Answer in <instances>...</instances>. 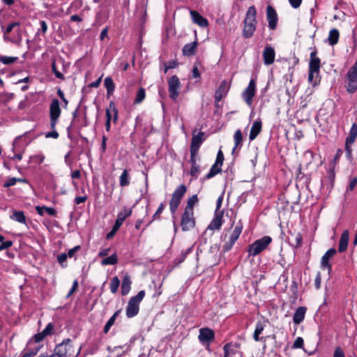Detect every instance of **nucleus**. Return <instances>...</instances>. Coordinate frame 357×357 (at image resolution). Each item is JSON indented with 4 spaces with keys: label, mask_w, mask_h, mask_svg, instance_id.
<instances>
[{
    "label": "nucleus",
    "mask_w": 357,
    "mask_h": 357,
    "mask_svg": "<svg viewBox=\"0 0 357 357\" xmlns=\"http://www.w3.org/2000/svg\"><path fill=\"white\" fill-rule=\"evenodd\" d=\"M321 60L317 56V51L310 53V61L309 63L308 82L315 86L320 82L319 70Z\"/></svg>",
    "instance_id": "1"
},
{
    "label": "nucleus",
    "mask_w": 357,
    "mask_h": 357,
    "mask_svg": "<svg viewBox=\"0 0 357 357\" xmlns=\"http://www.w3.org/2000/svg\"><path fill=\"white\" fill-rule=\"evenodd\" d=\"M256 15L255 7L254 6H250L246 13L243 26V36L246 38L252 37L256 29Z\"/></svg>",
    "instance_id": "2"
},
{
    "label": "nucleus",
    "mask_w": 357,
    "mask_h": 357,
    "mask_svg": "<svg viewBox=\"0 0 357 357\" xmlns=\"http://www.w3.org/2000/svg\"><path fill=\"white\" fill-rule=\"evenodd\" d=\"M20 24L18 22L10 23L7 27L3 30V38L5 40H9L10 42L20 44L22 40Z\"/></svg>",
    "instance_id": "3"
},
{
    "label": "nucleus",
    "mask_w": 357,
    "mask_h": 357,
    "mask_svg": "<svg viewBox=\"0 0 357 357\" xmlns=\"http://www.w3.org/2000/svg\"><path fill=\"white\" fill-rule=\"evenodd\" d=\"M72 340L69 338L64 340L61 344L56 345L54 354L51 357H77L72 345Z\"/></svg>",
    "instance_id": "4"
},
{
    "label": "nucleus",
    "mask_w": 357,
    "mask_h": 357,
    "mask_svg": "<svg viewBox=\"0 0 357 357\" xmlns=\"http://www.w3.org/2000/svg\"><path fill=\"white\" fill-rule=\"evenodd\" d=\"M271 242L272 238L269 236H265L258 240H256L253 243L248 246V252L249 253V256H257L265 250Z\"/></svg>",
    "instance_id": "5"
},
{
    "label": "nucleus",
    "mask_w": 357,
    "mask_h": 357,
    "mask_svg": "<svg viewBox=\"0 0 357 357\" xmlns=\"http://www.w3.org/2000/svg\"><path fill=\"white\" fill-rule=\"evenodd\" d=\"M144 296L145 291L144 290H141L136 296L130 298L126 307V316L128 318H132L138 314L139 303L144 298Z\"/></svg>",
    "instance_id": "6"
},
{
    "label": "nucleus",
    "mask_w": 357,
    "mask_h": 357,
    "mask_svg": "<svg viewBox=\"0 0 357 357\" xmlns=\"http://www.w3.org/2000/svg\"><path fill=\"white\" fill-rule=\"evenodd\" d=\"M346 88L349 93H353L357 90V60L348 70L346 75Z\"/></svg>",
    "instance_id": "7"
},
{
    "label": "nucleus",
    "mask_w": 357,
    "mask_h": 357,
    "mask_svg": "<svg viewBox=\"0 0 357 357\" xmlns=\"http://www.w3.org/2000/svg\"><path fill=\"white\" fill-rule=\"evenodd\" d=\"M256 93V79H250L248 86L242 93V98L244 102L249 106L252 105L253 98Z\"/></svg>",
    "instance_id": "8"
},
{
    "label": "nucleus",
    "mask_w": 357,
    "mask_h": 357,
    "mask_svg": "<svg viewBox=\"0 0 357 357\" xmlns=\"http://www.w3.org/2000/svg\"><path fill=\"white\" fill-rule=\"evenodd\" d=\"M181 228L184 231H189L195 227V219L194 213L185 211L181 220Z\"/></svg>",
    "instance_id": "9"
},
{
    "label": "nucleus",
    "mask_w": 357,
    "mask_h": 357,
    "mask_svg": "<svg viewBox=\"0 0 357 357\" xmlns=\"http://www.w3.org/2000/svg\"><path fill=\"white\" fill-rule=\"evenodd\" d=\"M180 81L177 76L173 75L168 81V90L169 97L176 99L179 94Z\"/></svg>",
    "instance_id": "10"
},
{
    "label": "nucleus",
    "mask_w": 357,
    "mask_h": 357,
    "mask_svg": "<svg viewBox=\"0 0 357 357\" xmlns=\"http://www.w3.org/2000/svg\"><path fill=\"white\" fill-rule=\"evenodd\" d=\"M200 160L199 152L190 151V159L189 162L191 164L190 175L194 178H197L199 174V165L197 164V160Z\"/></svg>",
    "instance_id": "11"
},
{
    "label": "nucleus",
    "mask_w": 357,
    "mask_h": 357,
    "mask_svg": "<svg viewBox=\"0 0 357 357\" xmlns=\"http://www.w3.org/2000/svg\"><path fill=\"white\" fill-rule=\"evenodd\" d=\"M29 132H24L23 135L15 137L13 142V151L16 153H23L25 151V147L30 143L31 139L26 141L24 144H21V140L25 138Z\"/></svg>",
    "instance_id": "12"
},
{
    "label": "nucleus",
    "mask_w": 357,
    "mask_h": 357,
    "mask_svg": "<svg viewBox=\"0 0 357 357\" xmlns=\"http://www.w3.org/2000/svg\"><path fill=\"white\" fill-rule=\"evenodd\" d=\"M230 89V85L227 83L226 80L222 81L220 86L215 91V100L216 106L218 107V103L221 100V99L226 96L229 90Z\"/></svg>",
    "instance_id": "13"
},
{
    "label": "nucleus",
    "mask_w": 357,
    "mask_h": 357,
    "mask_svg": "<svg viewBox=\"0 0 357 357\" xmlns=\"http://www.w3.org/2000/svg\"><path fill=\"white\" fill-rule=\"evenodd\" d=\"M337 252L335 248L329 249L321 257V268L322 269H327L330 273L332 270V266L329 262L330 259L333 257Z\"/></svg>",
    "instance_id": "14"
},
{
    "label": "nucleus",
    "mask_w": 357,
    "mask_h": 357,
    "mask_svg": "<svg viewBox=\"0 0 357 357\" xmlns=\"http://www.w3.org/2000/svg\"><path fill=\"white\" fill-rule=\"evenodd\" d=\"M199 340L204 344L212 342L215 338V334L212 329L208 328H202L199 329Z\"/></svg>",
    "instance_id": "15"
},
{
    "label": "nucleus",
    "mask_w": 357,
    "mask_h": 357,
    "mask_svg": "<svg viewBox=\"0 0 357 357\" xmlns=\"http://www.w3.org/2000/svg\"><path fill=\"white\" fill-rule=\"evenodd\" d=\"M266 15L269 28L272 30L275 29L278 22V15L271 6L267 7Z\"/></svg>",
    "instance_id": "16"
},
{
    "label": "nucleus",
    "mask_w": 357,
    "mask_h": 357,
    "mask_svg": "<svg viewBox=\"0 0 357 357\" xmlns=\"http://www.w3.org/2000/svg\"><path fill=\"white\" fill-rule=\"evenodd\" d=\"M268 324V321L264 320V321H259L256 324L255 329L253 333V339L256 342L259 341H266V339L263 337H259V335L262 333L263 331L264 330L265 327Z\"/></svg>",
    "instance_id": "17"
},
{
    "label": "nucleus",
    "mask_w": 357,
    "mask_h": 357,
    "mask_svg": "<svg viewBox=\"0 0 357 357\" xmlns=\"http://www.w3.org/2000/svg\"><path fill=\"white\" fill-rule=\"evenodd\" d=\"M222 218H223V211H215V216L210 225L208 227V229L211 230H219L222 225Z\"/></svg>",
    "instance_id": "18"
},
{
    "label": "nucleus",
    "mask_w": 357,
    "mask_h": 357,
    "mask_svg": "<svg viewBox=\"0 0 357 357\" xmlns=\"http://www.w3.org/2000/svg\"><path fill=\"white\" fill-rule=\"evenodd\" d=\"M275 52L274 49L271 46L265 47L263 52V59L265 65H271L275 61Z\"/></svg>",
    "instance_id": "19"
},
{
    "label": "nucleus",
    "mask_w": 357,
    "mask_h": 357,
    "mask_svg": "<svg viewBox=\"0 0 357 357\" xmlns=\"http://www.w3.org/2000/svg\"><path fill=\"white\" fill-rule=\"evenodd\" d=\"M262 128V122L260 118L257 119L252 123L251 130L249 134V139L254 140L257 135L261 132Z\"/></svg>",
    "instance_id": "20"
},
{
    "label": "nucleus",
    "mask_w": 357,
    "mask_h": 357,
    "mask_svg": "<svg viewBox=\"0 0 357 357\" xmlns=\"http://www.w3.org/2000/svg\"><path fill=\"white\" fill-rule=\"evenodd\" d=\"M131 214H132V209L125 207L122 211H121L118 213L117 218H116L115 223L113 226L119 229L120 228V227L122 225L124 220L126 219V218L129 217Z\"/></svg>",
    "instance_id": "21"
},
{
    "label": "nucleus",
    "mask_w": 357,
    "mask_h": 357,
    "mask_svg": "<svg viewBox=\"0 0 357 357\" xmlns=\"http://www.w3.org/2000/svg\"><path fill=\"white\" fill-rule=\"evenodd\" d=\"M204 135L203 132H199L197 135H193L190 151H193L194 153L195 151L199 152V147L204 140L203 138Z\"/></svg>",
    "instance_id": "22"
},
{
    "label": "nucleus",
    "mask_w": 357,
    "mask_h": 357,
    "mask_svg": "<svg viewBox=\"0 0 357 357\" xmlns=\"http://www.w3.org/2000/svg\"><path fill=\"white\" fill-rule=\"evenodd\" d=\"M349 239V233L348 230H344L339 241L338 252L342 253L347 250Z\"/></svg>",
    "instance_id": "23"
},
{
    "label": "nucleus",
    "mask_w": 357,
    "mask_h": 357,
    "mask_svg": "<svg viewBox=\"0 0 357 357\" xmlns=\"http://www.w3.org/2000/svg\"><path fill=\"white\" fill-rule=\"evenodd\" d=\"M190 15L193 22L201 27H206L208 25V20L203 17L197 11L191 10Z\"/></svg>",
    "instance_id": "24"
},
{
    "label": "nucleus",
    "mask_w": 357,
    "mask_h": 357,
    "mask_svg": "<svg viewBox=\"0 0 357 357\" xmlns=\"http://www.w3.org/2000/svg\"><path fill=\"white\" fill-rule=\"evenodd\" d=\"M306 310V307L303 306L296 309L293 317V321L295 324H299L304 320Z\"/></svg>",
    "instance_id": "25"
},
{
    "label": "nucleus",
    "mask_w": 357,
    "mask_h": 357,
    "mask_svg": "<svg viewBox=\"0 0 357 357\" xmlns=\"http://www.w3.org/2000/svg\"><path fill=\"white\" fill-rule=\"evenodd\" d=\"M10 219L20 224L26 225V218L22 211H14L10 215Z\"/></svg>",
    "instance_id": "26"
},
{
    "label": "nucleus",
    "mask_w": 357,
    "mask_h": 357,
    "mask_svg": "<svg viewBox=\"0 0 357 357\" xmlns=\"http://www.w3.org/2000/svg\"><path fill=\"white\" fill-rule=\"evenodd\" d=\"M197 47V42L194 41L184 45L183 48V54L185 56H190L195 54Z\"/></svg>",
    "instance_id": "27"
},
{
    "label": "nucleus",
    "mask_w": 357,
    "mask_h": 357,
    "mask_svg": "<svg viewBox=\"0 0 357 357\" xmlns=\"http://www.w3.org/2000/svg\"><path fill=\"white\" fill-rule=\"evenodd\" d=\"M130 285H131V280H130V275L128 274H126L123 276V278L122 280V284H121L122 295L125 296L129 293L130 288H131Z\"/></svg>",
    "instance_id": "28"
},
{
    "label": "nucleus",
    "mask_w": 357,
    "mask_h": 357,
    "mask_svg": "<svg viewBox=\"0 0 357 357\" xmlns=\"http://www.w3.org/2000/svg\"><path fill=\"white\" fill-rule=\"evenodd\" d=\"M335 178V174L333 169H330L327 172V176L324 180V185L327 186L328 188L331 189L333 188L334 181Z\"/></svg>",
    "instance_id": "29"
},
{
    "label": "nucleus",
    "mask_w": 357,
    "mask_h": 357,
    "mask_svg": "<svg viewBox=\"0 0 357 357\" xmlns=\"http://www.w3.org/2000/svg\"><path fill=\"white\" fill-rule=\"evenodd\" d=\"M339 31L337 29H333L330 31L328 41L331 45H334L338 42Z\"/></svg>",
    "instance_id": "30"
},
{
    "label": "nucleus",
    "mask_w": 357,
    "mask_h": 357,
    "mask_svg": "<svg viewBox=\"0 0 357 357\" xmlns=\"http://www.w3.org/2000/svg\"><path fill=\"white\" fill-rule=\"evenodd\" d=\"M357 137V123H353L349 136L346 138L348 144H354Z\"/></svg>",
    "instance_id": "31"
},
{
    "label": "nucleus",
    "mask_w": 357,
    "mask_h": 357,
    "mask_svg": "<svg viewBox=\"0 0 357 357\" xmlns=\"http://www.w3.org/2000/svg\"><path fill=\"white\" fill-rule=\"evenodd\" d=\"M222 166H220L219 165H217L216 163H214L211 168L210 169L209 172L205 176V179H209L212 177L215 176L218 173L221 172Z\"/></svg>",
    "instance_id": "32"
},
{
    "label": "nucleus",
    "mask_w": 357,
    "mask_h": 357,
    "mask_svg": "<svg viewBox=\"0 0 357 357\" xmlns=\"http://www.w3.org/2000/svg\"><path fill=\"white\" fill-rule=\"evenodd\" d=\"M119 184L121 187H125L130 184V177L127 169H124L120 176Z\"/></svg>",
    "instance_id": "33"
},
{
    "label": "nucleus",
    "mask_w": 357,
    "mask_h": 357,
    "mask_svg": "<svg viewBox=\"0 0 357 357\" xmlns=\"http://www.w3.org/2000/svg\"><path fill=\"white\" fill-rule=\"evenodd\" d=\"M104 85L107 89L108 94H112L115 89L113 79L110 77H107L104 80Z\"/></svg>",
    "instance_id": "34"
},
{
    "label": "nucleus",
    "mask_w": 357,
    "mask_h": 357,
    "mask_svg": "<svg viewBox=\"0 0 357 357\" xmlns=\"http://www.w3.org/2000/svg\"><path fill=\"white\" fill-rule=\"evenodd\" d=\"M186 192V187L181 184L173 192L172 196L180 199L181 201L183 197Z\"/></svg>",
    "instance_id": "35"
},
{
    "label": "nucleus",
    "mask_w": 357,
    "mask_h": 357,
    "mask_svg": "<svg viewBox=\"0 0 357 357\" xmlns=\"http://www.w3.org/2000/svg\"><path fill=\"white\" fill-rule=\"evenodd\" d=\"M118 262V257L116 254H113L111 256L103 259L101 261V264L102 266L107 265H114Z\"/></svg>",
    "instance_id": "36"
},
{
    "label": "nucleus",
    "mask_w": 357,
    "mask_h": 357,
    "mask_svg": "<svg viewBox=\"0 0 357 357\" xmlns=\"http://www.w3.org/2000/svg\"><path fill=\"white\" fill-rule=\"evenodd\" d=\"M198 202V198L197 195H192L190 197L187 202V206L185 211L194 213L193 206Z\"/></svg>",
    "instance_id": "37"
},
{
    "label": "nucleus",
    "mask_w": 357,
    "mask_h": 357,
    "mask_svg": "<svg viewBox=\"0 0 357 357\" xmlns=\"http://www.w3.org/2000/svg\"><path fill=\"white\" fill-rule=\"evenodd\" d=\"M117 114L118 113H106L105 129L107 131L110 130V123L112 119H113L114 122L116 121L118 118Z\"/></svg>",
    "instance_id": "38"
},
{
    "label": "nucleus",
    "mask_w": 357,
    "mask_h": 357,
    "mask_svg": "<svg viewBox=\"0 0 357 357\" xmlns=\"http://www.w3.org/2000/svg\"><path fill=\"white\" fill-rule=\"evenodd\" d=\"M119 313H120V311H116L107 321V322L106 323V324L104 327V329H103L105 333H108L110 328L114 325L116 318L119 315Z\"/></svg>",
    "instance_id": "39"
},
{
    "label": "nucleus",
    "mask_w": 357,
    "mask_h": 357,
    "mask_svg": "<svg viewBox=\"0 0 357 357\" xmlns=\"http://www.w3.org/2000/svg\"><path fill=\"white\" fill-rule=\"evenodd\" d=\"M40 347L36 346L34 348H28L25 350L22 357H33L39 351Z\"/></svg>",
    "instance_id": "40"
},
{
    "label": "nucleus",
    "mask_w": 357,
    "mask_h": 357,
    "mask_svg": "<svg viewBox=\"0 0 357 357\" xmlns=\"http://www.w3.org/2000/svg\"><path fill=\"white\" fill-rule=\"evenodd\" d=\"M180 203V199L174 197V196L172 197L169 202V209L172 213H174L176 212Z\"/></svg>",
    "instance_id": "41"
},
{
    "label": "nucleus",
    "mask_w": 357,
    "mask_h": 357,
    "mask_svg": "<svg viewBox=\"0 0 357 357\" xmlns=\"http://www.w3.org/2000/svg\"><path fill=\"white\" fill-rule=\"evenodd\" d=\"M243 230V225L241 222H238L234 229L232 231L231 234H230V236L232 237V238H235L236 241L239 238L240 234H241Z\"/></svg>",
    "instance_id": "42"
},
{
    "label": "nucleus",
    "mask_w": 357,
    "mask_h": 357,
    "mask_svg": "<svg viewBox=\"0 0 357 357\" xmlns=\"http://www.w3.org/2000/svg\"><path fill=\"white\" fill-rule=\"evenodd\" d=\"M119 284H120V280L118 278V277L115 276V277L112 278L111 280V282H110L111 292L113 294L116 293V291L119 289Z\"/></svg>",
    "instance_id": "43"
},
{
    "label": "nucleus",
    "mask_w": 357,
    "mask_h": 357,
    "mask_svg": "<svg viewBox=\"0 0 357 357\" xmlns=\"http://www.w3.org/2000/svg\"><path fill=\"white\" fill-rule=\"evenodd\" d=\"M18 57L17 56H0V62L5 65H10L15 61H17Z\"/></svg>",
    "instance_id": "44"
},
{
    "label": "nucleus",
    "mask_w": 357,
    "mask_h": 357,
    "mask_svg": "<svg viewBox=\"0 0 357 357\" xmlns=\"http://www.w3.org/2000/svg\"><path fill=\"white\" fill-rule=\"evenodd\" d=\"M234 139L235 142V147L232 150V153H234L236 149V147L241 144L242 142V133L240 130H238L235 132L234 135Z\"/></svg>",
    "instance_id": "45"
},
{
    "label": "nucleus",
    "mask_w": 357,
    "mask_h": 357,
    "mask_svg": "<svg viewBox=\"0 0 357 357\" xmlns=\"http://www.w3.org/2000/svg\"><path fill=\"white\" fill-rule=\"evenodd\" d=\"M146 93L144 89L140 88L136 95L134 102L136 104H139L142 102V100L145 98Z\"/></svg>",
    "instance_id": "46"
},
{
    "label": "nucleus",
    "mask_w": 357,
    "mask_h": 357,
    "mask_svg": "<svg viewBox=\"0 0 357 357\" xmlns=\"http://www.w3.org/2000/svg\"><path fill=\"white\" fill-rule=\"evenodd\" d=\"M236 241V240L235 238H232V237H231L229 236L228 241H226L225 243L222 246L223 250L225 252L229 251L231 249L232 246L234 245V244L235 243Z\"/></svg>",
    "instance_id": "47"
},
{
    "label": "nucleus",
    "mask_w": 357,
    "mask_h": 357,
    "mask_svg": "<svg viewBox=\"0 0 357 357\" xmlns=\"http://www.w3.org/2000/svg\"><path fill=\"white\" fill-rule=\"evenodd\" d=\"M303 241V236L300 233H297L294 237L293 242L291 243V245L295 248H298L301 246Z\"/></svg>",
    "instance_id": "48"
},
{
    "label": "nucleus",
    "mask_w": 357,
    "mask_h": 357,
    "mask_svg": "<svg viewBox=\"0 0 357 357\" xmlns=\"http://www.w3.org/2000/svg\"><path fill=\"white\" fill-rule=\"evenodd\" d=\"M61 113H50V128L54 130Z\"/></svg>",
    "instance_id": "49"
},
{
    "label": "nucleus",
    "mask_w": 357,
    "mask_h": 357,
    "mask_svg": "<svg viewBox=\"0 0 357 357\" xmlns=\"http://www.w3.org/2000/svg\"><path fill=\"white\" fill-rule=\"evenodd\" d=\"M200 66V62L197 61L195 63L192 70V77L193 78H199L200 73L199 70V66Z\"/></svg>",
    "instance_id": "50"
},
{
    "label": "nucleus",
    "mask_w": 357,
    "mask_h": 357,
    "mask_svg": "<svg viewBox=\"0 0 357 357\" xmlns=\"http://www.w3.org/2000/svg\"><path fill=\"white\" fill-rule=\"evenodd\" d=\"M50 112H61L60 102L57 99H54L50 105Z\"/></svg>",
    "instance_id": "51"
},
{
    "label": "nucleus",
    "mask_w": 357,
    "mask_h": 357,
    "mask_svg": "<svg viewBox=\"0 0 357 357\" xmlns=\"http://www.w3.org/2000/svg\"><path fill=\"white\" fill-rule=\"evenodd\" d=\"M52 72L54 73V75L57 78L62 79L64 78L63 75L61 73H60L59 70H57L55 61H53L52 63Z\"/></svg>",
    "instance_id": "52"
},
{
    "label": "nucleus",
    "mask_w": 357,
    "mask_h": 357,
    "mask_svg": "<svg viewBox=\"0 0 357 357\" xmlns=\"http://www.w3.org/2000/svg\"><path fill=\"white\" fill-rule=\"evenodd\" d=\"M224 161V155L221 150H219L216 156L215 162L217 165H219L220 166H222Z\"/></svg>",
    "instance_id": "53"
},
{
    "label": "nucleus",
    "mask_w": 357,
    "mask_h": 357,
    "mask_svg": "<svg viewBox=\"0 0 357 357\" xmlns=\"http://www.w3.org/2000/svg\"><path fill=\"white\" fill-rule=\"evenodd\" d=\"M45 159V156L43 154H38L31 157V160L38 164H41Z\"/></svg>",
    "instance_id": "54"
},
{
    "label": "nucleus",
    "mask_w": 357,
    "mask_h": 357,
    "mask_svg": "<svg viewBox=\"0 0 357 357\" xmlns=\"http://www.w3.org/2000/svg\"><path fill=\"white\" fill-rule=\"evenodd\" d=\"M54 326L52 323H49L45 329L42 331V333L45 335L47 336L49 335H51L53 331Z\"/></svg>",
    "instance_id": "55"
},
{
    "label": "nucleus",
    "mask_w": 357,
    "mask_h": 357,
    "mask_svg": "<svg viewBox=\"0 0 357 357\" xmlns=\"http://www.w3.org/2000/svg\"><path fill=\"white\" fill-rule=\"evenodd\" d=\"M303 346V339L301 337H298L293 344V348L297 349V348H302Z\"/></svg>",
    "instance_id": "56"
},
{
    "label": "nucleus",
    "mask_w": 357,
    "mask_h": 357,
    "mask_svg": "<svg viewBox=\"0 0 357 357\" xmlns=\"http://www.w3.org/2000/svg\"><path fill=\"white\" fill-rule=\"evenodd\" d=\"M164 208H165V205H164L163 203H161L160 204L158 210L156 211V212L153 215V219H158V218H160V215L162 213V212L163 211Z\"/></svg>",
    "instance_id": "57"
},
{
    "label": "nucleus",
    "mask_w": 357,
    "mask_h": 357,
    "mask_svg": "<svg viewBox=\"0 0 357 357\" xmlns=\"http://www.w3.org/2000/svg\"><path fill=\"white\" fill-rule=\"evenodd\" d=\"M231 346H232V344L231 342L227 343L224 346L223 350H224V356H225V357H228L230 355V354L231 353V351L230 350V348H231Z\"/></svg>",
    "instance_id": "58"
},
{
    "label": "nucleus",
    "mask_w": 357,
    "mask_h": 357,
    "mask_svg": "<svg viewBox=\"0 0 357 357\" xmlns=\"http://www.w3.org/2000/svg\"><path fill=\"white\" fill-rule=\"evenodd\" d=\"M17 183V178L13 177L9 178L6 183L3 184L4 188H9L14 185H15Z\"/></svg>",
    "instance_id": "59"
},
{
    "label": "nucleus",
    "mask_w": 357,
    "mask_h": 357,
    "mask_svg": "<svg viewBox=\"0 0 357 357\" xmlns=\"http://www.w3.org/2000/svg\"><path fill=\"white\" fill-rule=\"evenodd\" d=\"M333 357H345L344 352L340 347H336L333 354Z\"/></svg>",
    "instance_id": "60"
},
{
    "label": "nucleus",
    "mask_w": 357,
    "mask_h": 357,
    "mask_svg": "<svg viewBox=\"0 0 357 357\" xmlns=\"http://www.w3.org/2000/svg\"><path fill=\"white\" fill-rule=\"evenodd\" d=\"M352 144H348L347 141V140L345 141V151H346L347 157L348 158H351V157L352 149H351V146Z\"/></svg>",
    "instance_id": "61"
},
{
    "label": "nucleus",
    "mask_w": 357,
    "mask_h": 357,
    "mask_svg": "<svg viewBox=\"0 0 357 357\" xmlns=\"http://www.w3.org/2000/svg\"><path fill=\"white\" fill-rule=\"evenodd\" d=\"M46 138H54L57 139L59 137V133L56 132V130H52L51 132H48L45 134Z\"/></svg>",
    "instance_id": "62"
},
{
    "label": "nucleus",
    "mask_w": 357,
    "mask_h": 357,
    "mask_svg": "<svg viewBox=\"0 0 357 357\" xmlns=\"http://www.w3.org/2000/svg\"><path fill=\"white\" fill-rule=\"evenodd\" d=\"M357 185V178L354 177L350 180L347 190H353Z\"/></svg>",
    "instance_id": "63"
},
{
    "label": "nucleus",
    "mask_w": 357,
    "mask_h": 357,
    "mask_svg": "<svg viewBox=\"0 0 357 357\" xmlns=\"http://www.w3.org/2000/svg\"><path fill=\"white\" fill-rule=\"evenodd\" d=\"M46 336L41 332L36 334L33 337L35 342H41Z\"/></svg>",
    "instance_id": "64"
}]
</instances>
